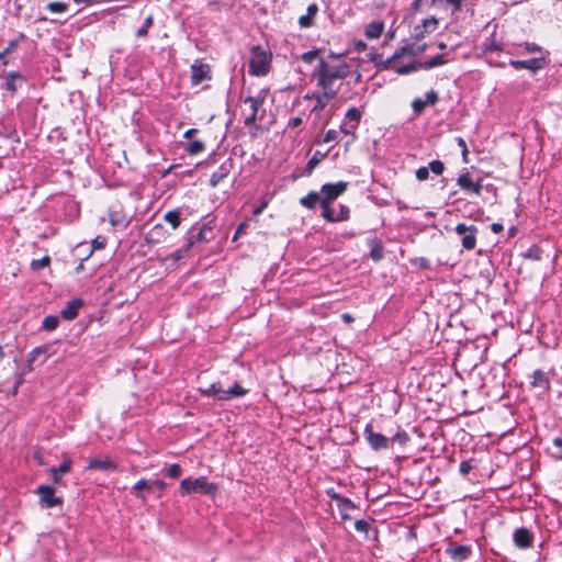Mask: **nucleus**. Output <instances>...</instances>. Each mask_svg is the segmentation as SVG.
Returning <instances> with one entry per match:
<instances>
[{"label":"nucleus","mask_w":562,"mask_h":562,"mask_svg":"<svg viewBox=\"0 0 562 562\" xmlns=\"http://www.w3.org/2000/svg\"><path fill=\"white\" fill-rule=\"evenodd\" d=\"M355 528L359 531V532H363V533H367L369 528H370V524L367 521V520H357L355 522Z\"/></svg>","instance_id":"obj_51"},{"label":"nucleus","mask_w":562,"mask_h":562,"mask_svg":"<svg viewBox=\"0 0 562 562\" xmlns=\"http://www.w3.org/2000/svg\"><path fill=\"white\" fill-rule=\"evenodd\" d=\"M148 484H149V480H139L138 482H136L135 484V488L136 490H144V488H147L148 490Z\"/></svg>","instance_id":"obj_59"},{"label":"nucleus","mask_w":562,"mask_h":562,"mask_svg":"<svg viewBox=\"0 0 562 562\" xmlns=\"http://www.w3.org/2000/svg\"><path fill=\"white\" fill-rule=\"evenodd\" d=\"M204 148H205V145L203 142L193 140L188 144L186 150L189 155L193 156V155H198V154L202 153L204 150Z\"/></svg>","instance_id":"obj_39"},{"label":"nucleus","mask_w":562,"mask_h":562,"mask_svg":"<svg viewBox=\"0 0 562 562\" xmlns=\"http://www.w3.org/2000/svg\"><path fill=\"white\" fill-rule=\"evenodd\" d=\"M167 487L166 483L161 480H149V484H148V490L149 491H156V490H159V491H162Z\"/></svg>","instance_id":"obj_48"},{"label":"nucleus","mask_w":562,"mask_h":562,"mask_svg":"<svg viewBox=\"0 0 562 562\" xmlns=\"http://www.w3.org/2000/svg\"><path fill=\"white\" fill-rule=\"evenodd\" d=\"M189 249H187V245L181 248V249H178L177 251H175L171 257L175 259V260H179V259H182L186 255V252L188 251Z\"/></svg>","instance_id":"obj_56"},{"label":"nucleus","mask_w":562,"mask_h":562,"mask_svg":"<svg viewBox=\"0 0 562 562\" xmlns=\"http://www.w3.org/2000/svg\"><path fill=\"white\" fill-rule=\"evenodd\" d=\"M318 56V50L313 49L302 54L301 59L306 64H312Z\"/></svg>","instance_id":"obj_47"},{"label":"nucleus","mask_w":562,"mask_h":562,"mask_svg":"<svg viewBox=\"0 0 562 562\" xmlns=\"http://www.w3.org/2000/svg\"><path fill=\"white\" fill-rule=\"evenodd\" d=\"M46 8L52 13H64L67 11L68 4L64 2H49Z\"/></svg>","instance_id":"obj_42"},{"label":"nucleus","mask_w":562,"mask_h":562,"mask_svg":"<svg viewBox=\"0 0 562 562\" xmlns=\"http://www.w3.org/2000/svg\"><path fill=\"white\" fill-rule=\"evenodd\" d=\"M229 173L228 167L223 164L216 171H214L210 178V184L211 187L215 188L218 186L221 181L224 180V178L227 177Z\"/></svg>","instance_id":"obj_30"},{"label":"nucleus","mask_w":562,"mask_h":562,"mask_svg":"<svg viewBox=\"0 0 562 562\" xmlns=\"http://www.w3.org/2000/svg\"><path fill=\"white\" fill-rule=\"evenodd\" d=\"M247 393V390L244 389L238 383H235L232 387L224 390L222 393V401H228L234 397H240L244 396Z\"/></svg>","instance_id":"obj_25"},{"label":"nucleus","mask_w":562,"mask_h":562,"mask_svg":"<svg viewBox=\"0 0 562 562\" xmlns=\"http://www.w3.org/2000/svg\"><path fill=\"white\" fill-rule=\"evenodd\" d=\"M472 469H473V465L471 464V462H470V461H463V462H461V464H460V469H459V471H460V473H461L463 476H465V475H468V474L470 473V471H471Z\"/></svg>","instance_id":"obj_55"},{"label":"nucleus","mask_w":562,"mask_h":562,"mask_svg":"<svg viewBox=\"0 0 562 562\" xmlns=\"http://www.w3.org/2000/svg\"><path fill=\"white\" fill-rule=\"evenodd\" d=\"M63 503L61 497H56L55 494H41L40 504L43 507L49 508Z\"/></svg>","instance_id":"obj_33"},{"label":"nucleus","mask_w":562,"mask_h":562,"mask_svg":"<svg viewBox=\"0 0 562 562\" xmlns=\"http://www.w3.org/2000/svg\"><path fill=\"white\" fill-rule=\"evenodd\" d=\"M446 553L454 562H463L472 554V548L470 546L459 544L454 541H450L446 548Z\"/></svg>","instance_id":"obj_9"},{"label":"nucleus","mask_w":562,"mask_h":562,"mask_svg":"<svg viewBox=\"0 0 562 562\" xmlns=\"http://www.w3.org/2000/svg\"><path fill=\"white\" fill-rule=\"evenodd\" d=\"M318 203L322 205L321 194L316 191H311L300 199V204L308 210H314Z\"/></svg>","instance_id":"obj_24"},{"label":"nucleus","mask_w":562,"mask_h":562,"mask_svg":"<svg viewBox=\"0 0 562 562\" xmlns=\"http://www.w3.org/2000/svg\"><path fill=\"white\" fill-rule=\"evenodd\" d=\"M438 25V20L434 16L424 19L422 24H418L413 30V36L419 41L425 37L426 33L434 32Z\"/></svg>","instance_id":"obj_14"},{"label":"nucleus","mask_w":562,"mask_h":562,"mask_svg":"<svg viewBox=\"0 0 562 562\" xmlns=\"http://www.w3.org/2000/svg\"><path fill=\"white\" fill-rule=\"evenodd\" d=\"M514 542L519 548H528L531 546L532 536L527 528H519L514 532Z\"/></svg>","instance_id":"obj_20"},{"label":"nucleus","mask_w":562,"mask_h":562,"mask_svg":"<svg viewBox=\"0 0 562 562\" xmlns=\"http://www.w3.org/2000/svg\"><path fill=\"white\" fill-rule=\"evenodd\" d=\"M270 56L265 49L256 46L251 49L249 72L255 76H265L269 71Z\"/></svg>","instance_id":"obj_3"},{"label":"nucleus","mask_w":562,"mask_h":562,"mask_svg":"<svg viewBox=\"0 0 562 562\" xmlns=\"http://www.w3.org/2000/svg\"><path fill=\"white\" fill-rule=\"evenodd\" d=\"M522 47H524L525 53H527V54H532V53H536V52H540V50H541V47H540V46H538V45H537V44H535V43H525V44L522 45Z\"/></svg>","instance_id":"obj_54"},{"label":"nucleus","mask_w":562,"mask_h":562,"mask_svg":"<svg viewBox=\"0 0 562 562\" xmlns=\"http://www.w3.org/2000/svg\"><path fill=\"white\" fill-rule=\"evenodd\" d=\"M498 56L499 55H493V57H492V61L493 63H490V64L493 65V66L502 67L503 68V67L506 66V64L504 61L498 60V58H497Z\"/></svg>","instance_id":"obj_60"},{"label":"nucleus","mask_w":562,"mask_h":562,"mask_svg":"<svg viewBox=\"0 0 562 562\" xmlns=\"http://www.w3.org/2000/svg\"><path fill=\"white\" fill-rule=\"evenodd\" d=\"M363 436L369 446L375 451L391 448V440L382 434L374 432L371 424H367L364 427Z\"/></svg>","instance_id":"obj_6"},{"label":"nucleus","mask_w":562,"mask_h":562,"mask_svg":"<svg viewBox=\"0 0 562 562\" xmlns=\"http://www.w3.org/2000/svg\"><path fill=\"white\" fill-rule=\"evenodd\" d=\"M191 70H192V82L193 83H200L201 81H203L205 78H206V70L204 69V67L202 65H192L191 67Z\"/></svg>","instance_id":"obj_34"},{"label":"nucleus","mask_w":562,"mask_h":562,"mask_svg":"<svg viewBox=\"0 0 562 562\" xmlns=\"http://www.w3.org/2000/svg\"><path fill=\"white\" fill-rule=\"evenodd\" d=\"M181 488L184 492H213L217 487L212 483H209L204 476L200 477H188L181 481Z\"/></svg>","instance_id":"obj_8"},{"label":"nucleus","mask_w":562,"mask_h":562,"mask_svg":"<svg viewBox=\"0 0 562 562\" xmlns=\"http://www.w3.org/2000/svg\"><path fill=\"white\" fill-rule=\"evenodd\" d=\"M456 233L461 238L462 247L467 250H473L476 246L477 227L474 225H465L460 223L454 228Z\"/></svg>","instance_id":"obj_5"},{"label":"nucleus","mask_w":562,"mask_h":562,"mask_svg":"<svg viewBox=\"0 0 562 562\" xmlns=\"http://www.w3.org/2000/svg\"><path fill=\"white\" fill-rule=\"evenodd\" d=\"M50 262V259L48 256H45L41 259H36V260H33L31 262V268L35 271L37 270H41V269H44L45 267H47Z\"/></svg>","instance_id":"obj_43"},{"label":"nucleus","mask_w":562,"mask_h":562,"mask_svg":"<svg viewBox=\"0 0 562 562\" xmlns=\"http://www.w3.org/2000/svg\"><path fill=\"white\" fill-rule=\"evenodd\" d=\"M164 218L167 223L171 225L173 229L178 228L180 225V212L178 210L175 211H168Z\"/></svg>","instance_id":"obj_35"},{"label":"nucleus","mask_w":562,"mask_h":562,"mask_svg":"<svg viewBox=\"0 0 562 562\" xmlns=\"http://www.w3.org/2000/svg\"><path fill=\"white\" fill-rule=\"evenodd\" d=\"M50 349V345H44L34 348L30 353L27 358V364L25 368V371H32L33 367L32 364L40 360L41 363H44L46 359L48 358V352Z\"/></svg>","instance_id":"obj_15"},{"label":"nucleus","mask_w":562,"mask_h":562,"mask_svg":"<svg viewBox=\"0 0 562 562\" xmlns=\"http://www.w3.org/2000/svg\"><path fill=\"white\" fill-rule=\"evenodd\" d=\"M502 52V46L495 42L493 37L487 38L483 44V53L487 57L488 63L492 61L493 55H499Z\"/></svg>","instance_id":"obj_22"},{"label":"nucleus","mask_w":562,"mask_h":562,"mask_svg":"<svg viewBox=\"0 0 562 562\" xmlns=\"http://www.w3.org/2000/svg\"><path fill=\"white\" fill-rule=\"evenodd\" d=\"M59 318L54 315L46 316L42 322V328L48 331L55 330L58 327Z\"/></svg>","instance_id":"obj_37"},{"label":"nucleus","mask_w":562,"mask_h":562,"mask_svg":"<svg viewBox=\"0 0 562 562\" xmlns=\"http://www.w3.org/2000/svg\"><path fill=\"white\" fill-rule=\"evenodd\" d=\"M426 106H427V103H425V100H422L419 98L415 99L412 102V108L416 115H419L425 110Z\"/></svg>","instance_id":"obj_46"},{"label":"nucleus","mask_w":562,"mask_h":562,"mask_svg":"<svg viewBox=\"0 0 562 562\" xmlns=\"http://www.w3.org/2000/svg\"><path fill=\"white\" fill-rule=\"evenodd\" d=\"M109 216L113 227L125 228L128 224L126 216L121 211L111 210Z\"/></svg>","instance_id":"obj_27"},{"label":"nucleus","mask_w":562,"mask_h":562,"mask_svg":"<svg viewBox=\"0 0 562 562\" xmlns=\"http://www.w3.org/2000/svg\"><path fill=\"white\" fill-rule=\"evenodd\" d=\"M333 98H328L325 95V91H323L322 94L316 95V103L312 110V112H322L325 106L327 105V102L331 100Z\"/></svg>","instance_id":"obj_40"},{"label":"nucleus","mask_w":562,"mask_h":562,"mask_svg":"<svg viewBox=\"0 0 562 562\" xmlns=\"http://www.w3.org/2000/svg\"><path fill=\"white\" fill-rule=\"evenodd\" d=\"M82 305H83V302L80 299H74V300L69 301L67 303V305L60 312L61 317L67 321L75 319Z\"/></svg>","instance_id":"obj_18"},{"label":"nucleus","mask_w":562,"mask_h":562,"mask_svg":"<svg viewBox=\"0 0 562 562\" xmlns=\"http://www.w3.org/2000/svg\"><path fill=\"white\" fill-rule=\"evenodd\" d=\"M348 75L349 66L346 63L329 64L321 58L312 77L317 80V86L325 91L326 97L335 98L338 93L335 83L345 79Z\"/></svg>","instance_id":"obj_1"},{"label":"nucleus","mask_w":562,"mask_h":562,"mask_svg":"<svg viewBox=\"0 0 562 562\" xmlns=\"http://www.w3.org/2000/svg\"><path fill=\"white\" fill-rule=\"evenodd\" d=\"M25 36L24 34H20L19 35V38H15V40H12L8 43V46L3 49V54H11L12 52H14L19 45V42L20 40H23Z\"/></svg>","instance_id":"obj_45"},{"label":"nucleus","mask_w":562,"mask_h":562,"mask_svg":"<svg viewBox=\"0 0 562 562\" xmlns=\"http://www.w3.org/2000/svg\"><path fill=\"white\" fill-rule=\"evenodd\" d=\"M491 229H492V232H494V233H501V232L503 231V225H502V224H499V223H493V224L491 225Z\"/></svg>","instance_id":"obj_63"},{"label":"nucleus","mask_w":562,"mask_h":562,"mask_svg":"<svg viewBox=\"0 0 562 562\" xmlns=\"http://www.w3.org/2000/svg\"><path fill=\"white\" fill-rule=\"evenodd\" d=\"M458 186L465 191H472L475 194H480L482 191L481 181L473 182L469 172L462 173L457 179Z\"/></svg>","instance_id":"obj_16"},{"label":"nucleus","mask_w":562,"mask_h":562,"mask_svg":"<svg viewBox=\"0 0 562 562\" xmlns=\"http://www.w3.org/2000/svg\"><path fill=\"white\" fill-rule=\"evenodd\" d=\"M509 65L517 70L518 69H528L531 72L536 74L537 71H539L546 67L547 61H546L544 57H536V58H530L527 60L510 59Z\"/></svg>","instance_id":"obj_10"},{"label":"nucleus","mask_w":562,"mask_h":562,"mask_svg":"<svg viewBox=\"0 0 562 562\" xmlns=\"http://www.w3.org/2000/svg\"><path fill=\"white\" fill-rule=\"evenodd\" d=\"M428 169L431 172H434L435 175L439 176V175H441L443 172L445 165L440 160H432V161L429 162Z\"/></svg>","instance_id":"obj_44"},{"label":"nucleus","mask_w":562,"mask_h":562,"mask_svg":"<svg viewBox=\"0 0 562 562\" xmlns=\"http://www.w3.org/2000/svg\"><path fill=\"white\" fill-rule=\"evenodd\" d=\"M181 474V467L179 464H171L167 468V475L172 479L179 477Z\"/></svg>","instance_id":"obj_49"},{"label":"nucleus","mask_w":562,"mask_h":562,"mask_svg":"<svg viewBox=\"0 0 562 562\" xmlns=\"http://www.w3.org/2000/svg\"><path fill=\"white\" fill-rule=\"evenodd\" d=\"M115 462L108 456H95L90 459L88 469L99 471H113L115 470Z\"/></svg>","instance_id":"obj_13"},{"label":"nucleus","mask_w":562,"mask_h":562,"mask_svg":"<svg viewBox=\"0 0 562 562\" xmlns=\"http://www.w3.org/2000/svg\"><path fill=\"white\" fill-rule=\"evenodd\" d=\"M348 182L338 181L336 183H325L322 186L319 194L322 200V216L328 222H339L349 218V207L339 205V215H335V209L331 207V202L346 192Z\"/></svg>","instance_id":"obj_2"},{"label":"nucleus","mask_w":562,"mask_h":562,"mask_svg":"<svg viewBox=\"0 0 562 562\" xmlns=\"http://www.w3.org/2000/svg\"><path fill=\"white\" fill-rule=\"evenodd\" d=\"M198 133L196 128H190L187 132H184L183 137L184 138H192Z\"/></svg>","instance_id":"obj_62"},{"label":"nucleus","mask_w":562,"mask_h":562,"mask_svg":"<svg viewBox=\"0 0 562 562\" xmlns=\"http://www.w3.org/2000/svg\"><path fill=\"white\" fill-rule=\"evenodd\" d=\"M446 63L447 60L445 59L443 55H437L424 63H412L402 67H396V72L401 75H406L416 71L417 69H431L445 65Z\"/></svg>","instance_id":"obj_7"},{"label":"nucleus","mask_w":562,"mask_h":562,"mask_svg":"<svg viewBox=\"0 0 562 562\" xmlns=\"http://www.w3.org/2000/svg\"><path fill=\"white\" fill-rule=\"evenodd\" d=\"M383 23L382 22H372L366 29V36L368 38H379L383 32Z\"/></svg>","instance_id":"obj_31"},{"label":"nucleus","mask_w":562,"mask_h":562,"mask_svg":"<svg viewBox=\"0 0 562 562\" xmlns=\"http://www.w3.org/2000/svg\"><path fill=\"white\" fill-rule=\"evenodd\" d=\"M333 497L338 502L342 519H348L349 516L347 513L355 508L352 502L348 498L340 497L339 494H333Z\"/></svg>","instance_id":"obj_28"},{"label":"nucleus","mask_w":562,"mask_h":562,"mask_svg":"<svg viewBox=\"0 0 562 562\" xmlns=\"http://www.w3.org/2000/svg\"><path fill=\"white\" fill-rule=\"evenodd\" d=\"M530 385L533 389H539L542 392H547L550 389V381L547 374L542 370L538 369L535 370L531 375Z\"/></svg>","instance_id":"obj_17"},{"label":"nucleus","mask_w":562,"mask_h":562,"mask_svg":"<svg viewBox=\"0 0 562 562\" xmlns=\"http://www.w3.org/2000/svg\"><path fill=\"white\" fill-rule=\"evenodd\" d=\"M327 153H322L316 150L311 159L307 161L304 171L301 176L308 177L312 175L314 169L319 165V162L326 157Z\"/></svg>","instance_id":"obj_23"},{"label":"nucleus","mask_w":562,"mask_h":562,"mask_svg":"<svg viewBox=\"0 0 562 562\" xmlns=\"http://www.w3.org/2000/svg\"><path fill=\"white\" fill-rule=\"evenodd\" d=\"M318 12V7L315 3H312L307 7V12L305 15H302L299 19V24L301 27H310L313 24V19Z\"/></svg>","instance_id":"obj_26"},{"label":"nucleus","mask_w":562,"mask_h":562,"mask_svg":"<svg viewBox=\"0 0 562 562\" xmlns=\"http://www.w3.org/2000/svg\"><path fill=\"white\" fill-rule=\"evenodd\" d=\"M370 257L376 262L383 258V246L380 240H370Z\"/></svg>","instance_id":"obj_32"},{"label":"nucleus","mask_w":562,"mask_h":562,"mask_svg":"<svg viewBox=\"0 0 562 562\" xmlns=\"http://www.w3.org/2000/svg\"><path fill=\"white\" fill-rule=\"evenodd\" d=\"M153 23H154L153 16H151V15H148V16L145 19V21H144V23H143L142 27H139V29L137 30V32H136V36H138V37H144V36H146V35H147V33H148V30L153 26Z\"/></svg>","instance_id":"obj_41"},{"label":"nucleus","mask_w":562,"mask_h":562,"mask_svg":"<svg viewBox=\"0 0 562 562\" xmlns=\"http://www.w3.org/2000/svg\"><path fill=\"white\" fill-rule=\"evenodd\" d=\"M338 140V132L336 130H329L326 132L323 143H330V142H337Z\"/></svg>","instance_id":"obj_50"},{"label":"nucleus","mask_w":562,"mask_h":562,"mask_svg":"<svg viewBox=\"0 0 562 562\" xmlns=\"http://www.w3.org/2000/svg\"><path fill=\"white\" fill-rule=\"evenodd\" d=\"M389 439L391 440V447L394 443H398L401 447H404L409 441V436L405 430H398L393 437Z\"/></svg>","instance_id":"obj_36"},{"label":"nucleus","mask_w":562,"mask_h":562,"mask_svg":"<svg viewBox=\"0 0 562 562\" xmlns=\"http://www.w3.org/2000/svg\"><path fill=\"white\" fill-rule=\"evenodd\" d=\"M552 443L555 448L562 449V436L554 438Z\"/></svg>","instance_id":"obj_64"},{"label":"nucleus","mask_w":562,"mask_h":562,"mask_svg":"<svg viewBox=\"0 0 562 562\" xmlns=\"http://www.w3.org/2000/svg\"><path fill=\"white\" fill-rule=\"evenodd\" d=\"M303 123L302 119L301 117H292L290 121H289V127H297L300 126L301 124Z\"/></svg>","instance_id":"obj_58"},{"label":"nucleus","mask_w":562,"mask_h":562,"mask_svg":"<svg viewBox=\"0 0 562 562\" xmlns=\"http://www.w3.org/2000/svg\"><path fill=\"white\" fill-rule=\"evenodd\" d=\"M71 468V460L65 458L59 467H52L49 469L50 476L55 483H57L63 475L69 472Z\"/></svg>","instance_id":"obj_21"},{"label":"nucleus","mask_w":562,"mask_h":562,"mask_svg":"<svg viewBox=\"0 0 562 562\" xmlns=\"http://www.w3.org/2000/svg\"><path fill=\"white\" fill-rule=\"evenodd\" d=\"M34 492H55V490L49 485H38Z\"/></svg>","instance_id":"obj_61"},{"label":"nucleus","mask_w":562,"mask_h":562,"mask_svg":"<svg viewBox=\"0 0 562 562\" xmlns=\"http://www.w3.org/2000/svg\"><path fill=\"white\" fill-rule=\"evenodd\" d=\"M202 395L214 397L222 401L223 387L220 382L212 383L206 389H200Z\"/></svg>","instance_id":"obj_29"},{"label":"nucleus","mask_w":562,"mask_h":562,"mask_svg":"<svg viewBox=\"0 0 562 562\" xmlns=\"http://www.w3.org/2000/svg\"><path fill=\"white\" fill-rule=\"evenodd\" d=\"M426 49V44L423 45H406L401 47L398 50H396L393 56L387 60L390 65H393V67L396 69V61L404 55H417L423 53Z\"/></svg>","instance_id":"obj_11"},{"label":"nucleus","mask_w":562,"mask_h":562,"mask_svg":"<svg viewBox=\"0 0 562 562\" xmlns=\"http://www.w3.org/2000/svg\"><path fill=\"white\" fill-rule=\"evenodd\" d=\"M213 234V231L207 225H204L196 232L195 234H192L191 237L188 240L187 249H190L193 245L198 243H204L207 241L211 238V235Z\"/></svg>","instance_id":"obj_19"},{"label":"nucleus","mask_w":562,"mask_h":562,"mask_svg":"<svg viewBox=\"0 0 562 562\" xmlns=\"http://www.w3.org/2000/svg\"><path fill=\"white\" fill-rule=\"evenodd\" d=\"M346 119L352 122L351 128L356 130L361 119V112L356 108H351L347 111Z\"/></svg>","instance_id":"obj_38"},{"label":"nucleus","mask_w":562,"mask_h":562,"mask_svg":"<svg viewBox=\"0 0 562 562\" xmlns=\"http://www.w3.org/2000/svg\"><path fill=\"white\" fill-rule=\"evenodd\" d=\"M457 142H458L459 147L462 148L463 157H465L468 154V147H467L465 140L462 137H458Z\"/></svg>","instance_id":"obj_57"},{"label":"nucleus","mask_w":562,"mask_h":562,"mask_svg":"<svg viewBox=\"0 0 562 562\" xmlns=\"http://www.w3.org/2000/svg\"><path fill=\"white\" fill-rule=\"evenodd\" d=\"M438 99V93L435 90H430L426 94L425 103H427V105H434Z\"/></svg>","instance_id":"obj_52"},{"label":"nucleus","mask_w":562,"mask_h":562,"mask_svg":"<svg viewBox=\"0 0 562 562\" xmlns=\"http://www.w3.org/2000/svg\"><path fill=\"white\" fill-rule=\"evenodd\" d=\"M266 92L262 90L256 97H247L244 99L245 104H249L250 114L245 117L244 124L246 126H252L258 120H262V115L258 116V112L263 104Z\"/></svg>","instance_id":"obj_4"},{"label":"nucleus","mask_w":562,"mask_h":562,"mask_svg":"<svg viewBox=\"0 0 562 562\" xmlns=\"http://www.w3.org/2000/svg\"><path fill=\"white\" fill-rule=\"evenodd\" d=\"M429 177V169L428 167H420L416 170V178L419 180V181H425L427 180Z\"/></svg>","instance_id":"obj_53"},{"label":"nucleus","mask_w":562,"mask_h":562,"mask_svg":"<svg viewBox=\"0 0 562 562\" xmlns=\"http://www.w3.org/2000/svg\"><path fill=\"white\" fill-rule=\"evenodd\" d=\"M23 82H25L24 76L20 72L11 71L4 75V83L2 88L10 94H14Z\"/></svg>","instance_id":"obj_12"}]
</instances>
